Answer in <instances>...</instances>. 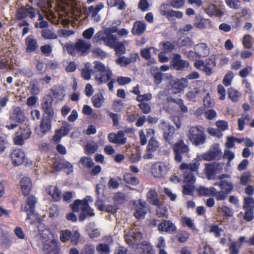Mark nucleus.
Masks as SVG:
<instances>
[{
    "label": "nucleus",
    "instance_id": "51",
    "mask_svg": "<svg viewBox=\"0 0 254 254\" xmlns=\"http://www.w3.org/2000/svg\"><path fill=\"white\" fill-rule=\"evenodd\" d=\"M243 208L245 209H254V199L251 197H246L244 198Z\"/></svg>",
    "mask_w": 254,
    "mask_h": 254
},
{
    "label": "nucleus",
    "instance_id": "33",
    "mask_svg": "<svg viewBox=\"0 0 254 254\" xmlns=\"http://www.w3.org/2000/svg\"><path fill=\"white\" fill-rule=\"evenodd\" d=\"M151 73L154 77V82L156 84H159L162 81L163 73L160 71L159 69L156 66H152L151 68Z\"/></svg>",
    "mask_w": 254,
    "mask_h": 254
},
{
    "label": "nucleus",
    "instance_id": "4",
    "mask_svg": "<svg viewBox=\"0 0 254 254\" xmlns=\"http://www.w3.org/2000/svg\"><path fill=\"white\" fill-rule=\"evenodd\" d=\"M187 135L192 144L195 146L203 145L206 139L204 128L200 126L190 127Z\"/></svg>",
    "mask_w": 254,
    "mask_h": 254
},
{
    "label": "nucleus",
    "instance_id": "38",
    "mask_svg": "<svg viewBox=\"0 0 254 254\" xmlns=\"http://www.w3.org/2000/svg\"><path fill=\"white\" fill-rule=\"evenodd\" d=\"M221 153V151L218 149L210 150L203 155L202 158L204 160L210 161L219 156Z\"/></svg>",
    "mask_w": 254,
    "mask_h": 254
},
{
    "label": "nucleus",
    "instance_id": "60",
    "mask_svg": "<svg viewBox=\"0 0 254 254\" xmlns=\"http://www.w3.org/2000/svg\"><path fill=\"white\" fill-rule=\"evenodd\" d=\"M72 232L68 230H62L60 232V239L63 242L70 240Z\"/></svg>",
    "mask_w": 254,
    "mask_h": 254
},
{
    "label": "nucleus",
    "instance_id": "61",
    "mask_svg": "<svg viewBox=\"0 0 254 254\" xmlns=\"http://www.w3.org/2000/svg\"><path fill=\"white\" fill-rule=\"evenodd\" d=\"M80 163L88 168L92 167L94 164L92 159L87 157H82L80 160Z\"/></svg>",
    "mask_w": 254,
    "mask_h": 254
},
{
    "label": "nucleus",
    "instance_id": "56",
    "mask_svg": "<svg viewBox=\"0 0 254 254\" xmlns=\"http://www.w3.org/2000/svg\"><path fill=\"white\" fill-rule=\"evenodd\" d=\"M74 34L73 30H67L63 29H59L57 31L58 37L67 38Z\"/></svg>",
    "mask_w": 254,
    "mask_h": 254
},
{
    "label": "nucleus",
    "instance_id": "28",
    "mask_svg": "<svg viewBox=\"0 0 254 254\" xmlns=\"http://www.w3.org/2000/svg\"><path fill=\"white\" fill-rule=\"evenodd\" d=\"M26 51L31 53L35 51L38 47L37 41L33 36H28L26 39Z\"/></svg>",
    "mask_w": 254,
    "mask_h": 254
},
{
    "label": "nucleus",
    "instance_id": "41",
    "mask_svg": "<svg viewBox=\"0 0 254 254\" xmlns=\"http://www.w3.org/2000/svg\"><path fill=\"white\" fill-rule=\"evenodd\" d=\"M98 148V145L96 142H88L84 147L85 153L88 155L94 154Z\"/></svg>",
    "mask_w": 254,
    "mask_h": 254
},
{
    "label": "nucleus",
    "instance_id": "17",
    "mask_svg": "<svg viewBox=\"0 0 254 254\" xmlns=\"http://www.w3.org/2000/svg\"><path fill=\"white\" fill-rule=\"evenodd\" d=\"M108 139L110 142L120 145L125 144L127 140L125 137V133L122 130L118 131L117 133L114 132L109 133Z\"/></svg>",
    "mask_w": 254,
    "mask_h": 254
},
{
    "label": "nucleus",
    "instance_id": "44",
    "mask_svg": "<svg viewBox=\"0 0 254 254\" xmlns=\"http://www.w3.org/2000/svg\"><path fill=\"white\" fill-rule=\"evenodd\" d=\"M177 43L179 47L188 46L190 47L193 45L192 40L188 36L179 38Z\"/></svg>",
    "mask_w": 254,
    "mask_h": 254
},
{
    "label": "nucleus",
    "instance_id": "39",
    "mask_svg": "<svg viewBox=\"0 0 254 254\" xmlns=\"http://www.w3.org/2000/svg\"><path fill=\"white\" fill-rule=\"evenodd\" d=\"M227 92L229 98H230L233 102H238L239 98L242 95L239 91L232 87L228 89Z\"/></svg>",
    "mask_w": 254,
    "mask_h": 254
},
{
    "label": "nucleus",
    "instance_id": "15",
    "mask_svg": "<svg viewBox=\"0 0 254 254\" xmlns=\"http://www.w3.org/2000/svg\"><path fill=\"white\" fill-rule=\"evenodd\" d=\"M53 101L52 96L46 95L43 98L41 104L42 110L49 117H52L54 115V111L52 108Z\"/></svg>",
    "mask_w": 254,
    "mask_h": 254
},
{
    "label": "nucleus",
    "instance_id": "35",
    "mask_svg": "<svg viewBox=\"0 0 254 254\" xmlns=\"http://www.w3.org/2000/svg\"><path fill=\"white\" fill-rule=\"evenodd\" d=\"M93 106L97 108H100L104 102V98L101 93L95 94L91 98Z\"/></svg>",
    "mask_w": 254,
    "mask_h": 254
},
{
    "label": "nucleus",
    "instance_id": "63",
    "mask_svg": "<svg viewBox=\"0 0 254 254\" xmlns=\"http://www.w3.org/2000/svg\"><path fill=\"white\" fill-rule=\"evenodd\" d=\"M65 160L63 159H56L53 164L54 169L57 171H60L64 167Z\"/></svg>",
    "mask_w": 254,
    "mask_h": 254
},
{
    "label": "nucleus",
    "instance_id": "21",
    "mask_svg": "<svg viewBox=\"0 0 254 254\" xmlns=\"http://www.w3.org/2000/svg\"><path fill=\"white\" fill-rule=\"evenodd\" d=\"M194 50L197 56L205 57L209 54V48L204 43H200L195 45Z\"/></svg>",
    "mask_w": 254,
    "mask_h": 254
},
{
    "label": "nucleus",
    "instance_id": "62",
    "mask_svg": "<svg viewBox=\"0 0 254 254\" xmlns=\"http://www.w3.org/2000/svg\"><path fill=\"white\" fill-rule=\"evenodd\" d=\"M116 63L121 66H127L130 64L128 57L122 56L116 60Z\"/></svg>",
    "mask_w": 254,
    "mask_h": 254
},
{
    "label": "nucleus",
    "instance_id": "22",
    "mask_svg": "<svg viewBox=\"0 0 254 254\" xmlns=\"http://www.w3.org/2000/svg\"><path fill=\"white\" fill-rule=\"evenodd\" d=\"M10 119L17 123H21L24 121L25 116L19 107H16L11 112Z\"/></svg>",
    "mask_w": 254,
    "mask_h": 254
},
{
    "label": "nucleus",
    "instance_id": "59",
    "mask_svg": "<svg viewBox=\"0 0 254 254\" xmlns=\"http://www.w3.org/2000/svg\"><path fill=\"white\" fill-rule=\"evenodd\" d=\"M251 174L250 172H248L244 173L240 178V184L242 185H247L251 181Z\"/></svg>",
    "mask_w": 254,
    "mask_h": 254
},
{
    "label": "nucleus",
    "instance_id": "42",
    "mask_svg": "<svg viewBox=\"0 0 254 254\" xmlns=\"http://www.w3.org/2000/svg\"><path fill=\"white\" fill-rule=\"evenodd\" d=\"M215 185H218L220 188L224 190L227 193H230L233 188V186L230 182L221 181L218 183H215Z\"/></svg>",
    "mask_w": 254,
    "mask_h": 254
},
{
    "label": "nucleus",
    "instance_id": "18",
    "mask_svg": "<svg viewBox=\"0 0 254 254\" xmlns=\"http://www.w3.org/2000/svg\"><path fill=\"white\" fill-rule=\"evenodd\" d=\"M158 142L153 137H151L147 146L146 153L143 155V158L145 159L152 158L153 153L158 149Z\"/></svg>",
    "mask_w": 254,
    "mask_h": 254
},
{
    "label": "nucleus",
    "instance_id": "47",
    "mask_svg": "<svg viewBox=\"0 0 254 254\" xmlns=\"http://www.w3.org/2000/svg\"><path fill=\"white\" fill-rule=\"evenodd\" d=\"M195 178L193 174L190 172L185 171L184 174V182L185 183L194 184Z\"/></svg>",
    "mask_w": 254,
    "mask_h": 254
},
{
    "label": "nucleus",
    "instance_id": "6",
    "mask_svg": "<svg viewBox=\"0 0 254 254\" xmlns=\"http://www.w3.org/2000/svg\"><path fill=\"white\" fill-rule=\"evenodd\" d=\"M38 9L34 8L29 4H26L25 6H21L17 8L15 13V18L17 20H20L29 17L33 19L35 18Z\"/></svg>",
    "mask_w": 254,
    "mask_h": 254
},
{
    "label": "nucleus",
    "instance_id": "50",
    "mask_svg": "<svg viewBox=\"0 0 254 254\" xmlns=\"http://www.w3.org/2000/svg\"><path fill=\"white\" fill-rule=\"evenodd\" d=\"M96 250L100 254H109L110 252V249L108 244L101 243L96 247Z\"/></svg>",
    "mask_w": 254,
    "mask_h": 254
},
{
    "label": "nucleus",
    "instance_id": "9",
    "mask_svg": "<svg viewBox=\"0 0 254 254\" xmlns=\"http://www.w3.org/2000/svg\"><path fill=\"white\" fill-rule=\"evenodd\" d=\"M223 169L222 164L214 162L205 164V173L208 180L217 179V175L220 173Z\"/></svg>",
    "mask_w": 254,
    "mask_h": 254
},
{
    "label": "nucleus",
    "instance_id": "14",
    "mask_svg": "<svg viewBox=\"0 0 254 254\" xmlns=\"http://www.w3.org/2000/svg\"><path fill=\"white\" fill-rule=\"evenodd\" d=\"M171 64L173 68L177 70H183L190 65L189 62L183 60L181 55L178 54H174Z\"/></svg>",
    "mask_w": 254,
    "mask_h": 254
},
{
    "label": "nucleus",
    "instance_id": "12",
    "mask_svg": "<svg viewBox=\"0 0 254 254\" xmlns=\"http://www.w3.org/2000/svg\"><path fill=\"white\" fill-rule=\"evenodd\" d=\"M36 202L37 198L33 195H31L27 198L26 201V204L21 205L22 211L27 213V220L31 219V216L34 212Z\"/></svg>",
    "mask_w": 254,
    "mask_h": 254
},
{
    "label": "nucleus",
    "instance_id": "23",
    "mask_svg": "<svg viewBox=\"0 0 254 254\" xmlns=\"http://www.w3.org/2000/svg\"><path fill=\"white\" fill-rule=\"evenodd\" d=\"M70 130L71 127L68 124L62 126L60 129L56 131L53 137V139L56 142L60 141L62 137L67 135Z\"/></svg>",
    "mask_w": 254,
    "mask_h": 254
},
{
    "label": "nucleus",
    "instance_id": "11",
    "mask_svg": "<svg viewBox=\"0 0 254 254\" xmlns=\"http://www.w3.org/2000/svg\"><path fill=\"white\" fill-rule=\"evenodd\" d=\"M159 127L163 130L164 139L170 143L175 133L174 127L169 123L161 121L159 125Z\"/></svg>",
    "mask_w": 254,
    "mask_h": 254
},
{
    "label": "nucleus",
    "instance_id": "45",
    "mask_svg": "<svg viewBox=\"0 0 254 254\" xmlns=\"http://www.w3.org/2000/svg\"><path fill=\"white\" fill-rule=\"evenodd\" d=\"M104 4L102 2L98 3L96 6H90L88 8V12L91 16L96 15L104 8Z\"/></svg>",
    "mask_w": 254,
    "mask_h": 254
},
{
    "label": "nucleus",
    "instance_id": "57",
    "mask_svg": "<svg viewBox=\"0 0 254 254\" xmlns=\"http://www.w3.org/2000/svg\"><path fill=\"white\" fill-rule=\"evenodd\" d=\"M113 48L115 49L117 55L124 54L126 53V48L121 42L117 41Z\"/></svg>",
    "mask_w": 254,
    "mask_h": 254
},
{
    "label": "nucleus",
    "instance_id": "19",
    "mask_svg": "<svg viewBox=\"0 0 254 254\" xmlns=\"http://www.w3.org/2000/svg\"><path fill=\"white\" fill-rule=\"evenodd\" d=\"M24 158L25 154L24 152L20 149H14L11 153L12 162L15 166H19L22 164Z\"/></svg>",
    "mask_w": 254,
    "mask_h": 254
},
{
    "label": "nucleus",
    "instance_id": "43",
    "mask_svg": "<svg viewBox=\"0 0 254 254\" xmlns=\"http://www.w3.org/2000/svg\"><path fill=\"white\" fill-rule=\"evenodd\" d=\"M117 42L116 36L110 33H108L106 37V40L104 43L107 46L113 48Z\"/></svg>",
    "mask_w": 254,
    "mask_h": 254
},
{
    "label": "nucleus",
    "instance_id": "3",
    "mask_svg": "<svg viewBox=\"0 0 254 254\" xmlns=\"http://www.w3.org/2000/svg\"><path fill=\"white\" fill-rule=\"evenodd\" d=\"M93 68L96 72L101 74L100 76L96 75L95 78L99 84L106 83L113 77V74L112 70L108 65H105L103 63L99 61L93 62Z\"/></svg>",
    "mask_w": 254,
    "mask_h": 254
},
{
    "label": "nucleus",
    "instance_id": "31",
    "mask_svg": "<svg viewBox=\"0 0 254 254\" xmlns=\"http://www.w3.org/2000/svg\"><path fill=\"white\" fill-rule=\"evenodd\" d=\"M38 7L42 9H49L52 6L54 0H31Z\"/></svg>",
    "mask_w": 254,
    "mask_h": 254
},
{
    "label": "nucleus",
    "instance_id": "2",
    "mask_svg": "<svg viewBox=\"0 0 254 254\" xmlns=\"http://www.w3.org/2000/svg\"><path fill=\"white\" fill-rule=\"evenodd\" d=\"M39 236L43 244V250L46 254H59L60 247L58 242L53 238H49L50 232L45 229L39 231Z\"/></svg>",
    "mask_w": 254,
    "mask_h": 254
},
{
    "label": "nucleus",
    "instance_id": "37",
    "mask_svg": "<svg viewBox=\"0 0 254 254\" xmlns=\"http://www.w3.org/2000/svg\"><path fill=\"white\" fill-rule=\"evenodd\" d=\"M123 180L126 183L134 186L137 185L139 183L138 179L136 177L128 173L124 174Z\"/></svg>",
    "mask_w": 254,
    "mask_h": 254
},
{
    "label": "nucleus",
    "instance_id": "30",
    "mask_svg": "<svg viewBox=\"0 0 254 254\" xmlns=\"http://www.w3.org/2000/svg\"><path fill=\"white\" fill-rule=\"evenodd\" d=\"M51 128V121L50 117H43L41 120L40 128L43 134L48 132Z\"/></svg>",
    "mask_w": 254,
    "mask_h": 254
},
{
    "label": "nucleus",
    "instance_id": "26",
    "mask_svg": "<svg viewBox=\"0 0 254 254\" xmlns=\"http://www.w3.org/2000/svg\"><path fill=\"white\" fill-rule=\"evenodd\" d=\"M205 12L210 16H215L218 17H221L223 15L222 11L220 10L217 7L213 4H210L205 9Z\"/></svg>",
    "mask_w": 254,
    "mask_h": 254
},
{
    "label": "nucleus",
    "instance_id": "53",
    "mask_svg": "<svg viewBox=\"0 0 254 254\" xmlns=\"http://www.w3.org/2000/svg\"><path fill=\"white\" fill-rule=\"evenodd\" d=\"M241 245L237 242H233L229 246V254H239Z\"/></svg>",
    "mask_w": 254,
    "mask_h": 254
},
{
    "label": "nucleus",
    "instance_id": "46",
    "mask_svg": "<svg viewBox=\"0 0 254 254\" xmlns=\"http://www.w3.org/2000/svg\"><path fill=\"white\" fill-rule=\"evenodd\" d=\"M199 254H215L214 249L210 246L202 244L198 250Z\"/></svg>",
    "mask_w": 254,
    "mask_h": 254
},
{
    "label": "nucleus",
    "instance_id": "34",
    "mask_svg": "<svg viewBox=\"0 0 254 254\" xmlns=\"http://www.w3.org/2000/svg\"><path fill=\"white\" fill-rule=\"evenodd\" d=\"M42 37L45 40H55L58 38V35L53 29L46 28L41 31Z\"/></svg>",
    "mask_w": 254,
    "mask_h": 254
},
{
    "label": "nucleus",
    "instance_id": "5",
    "mask_svg": "<svg viewBox=\"0 0 254 254\" xmlns=\"http://www.w3.org/2000/svg\"><path fill=\"white\" fill-rule=\"evenodd\" d=\"M70 207L74 212H78L81 209V213L79 219L80 221L84 220L86 216L94 215V210L89 207L87 200H76L73 204H70Z\"/></svg>",
    "mask_w": 254,
    "mask_h": 254
},
{
    "label": "nucleus",
    "instance_id": "40",
    "mask_svg": "<svg viewBox=\"0 0 254 254\" xmlns=\"http://www.w3.org/2000/svg\"><path fill=\"white\" fill-rule=\"evenodd\" d=\"M107 4L110 7H117L119 10H123L126 8V4L122 0H108Z\"/></svg>",
    "mask_w": 254,
    "mask_h": 254
},
{
    "label": "nucleus",
    "instance_id": "49",
    "mask_svg": "<svg viewBox=\"0 0 254 254\" xmlns=\"http://www.w3.org/2000/svg\"><path fill=\"white\" fill-rule=\"evenodd\" d=\"M23 139H27L30 136L31 131L30 129L28 127L23 128L20 127V129L16 132Z\"/></svg>",
    "mask_w": 254,
    "mask_h": 254
},
{
    "label": "nucleus",
    "instance_id": "36",
    "mask_svg": "<svg viewBox=\"0 0 254 254\" xmlns=\"http://www.w3.org/2000/svg\"><path fill=\"white\" fill-rule=\"evenodd\" d=\"M108 33V32L103 30L98 31L94 35L93 39V42L100 44H101L102 42L104 43Z\"/></svg>",
    "mask_w": 254,
    "mask_h": 254
},
{
    "label": "nucleus",
    "instance_id": "27",
    "mask_svg": "<svg viewBox=\"0 0 254 254\" xmlns=\"http://www.w3.org/2000/svg\"><path fill=\"white\" fill-rule=\"evenodd\" d=\"M146 29V24L142 21H136L134 23L132 29V33L133 35H140L142 34Z\"/></svg>",
    "mask_w": 254,
    "mask_h": 254
},
{
    "label": "nucleus",
    "instance_id": "32",
    "mask_svg": "<svg viewBox=\"0 0 254 254\" xmlns=\"http://www.w3.org/2000/svg\"><path fill=\"white\" fill-rule=\"evenodd\" d=\"M47 191L54 201H58L61 199V191L56 186H50Z\"/></svg>",
    "mask_w": 254,
    "mask_h": 254
},
{
    "label": "nucleus",
    "instance_id": "64",
    "mask_svg": "<svg viewBox=\"0 0 254 254\" xmlns=\"http://www.w3.org/2000/svg\"><path fill=\"white\" fill-rule=\"evenodd\" d=\"M158 206V208L157 209L156 214L158 217H166L168 212L167 208L166 207L162 205H160L159 204Z\"/></svg>",
    "mask_w": 254,
    "mask_h": 254
},
{
    "label": "nucleus",
    "instance_id": "55",
    "mask_svg": "<svg viewBox=\"0 0 254 254\" xmlns=\"http://www.w3.org/2000/svg\"><path fill=\"white\" fill-rule=\"evenodd\" d=\"M194 190V184L186 183L183 186V192L186 195H190Z\"/></svg>",
    "mask_w": 254,
    "mask_h": 254
},
{
    "label": "nucleus",
    "instance_id": "13",
    "mask_svg": "<svg viewBox=\"0 0 254 254\" xmlns=\"http://www.w3.org/2000/svg\"><path fill=\"white\" fill-rule=\"evenodd\" d=\"M187 79L181 78L180 79H176L171 82V88L170 89L172 93L178 94L183 91L184 89L188 86Z\"/></svg>",
    "mask_w": 254,
    "mask_h": 254
},
{
    "label": "nucleus",
    "instance_id": "16",
    "mask_svg": "<svg viewBox=\"0 0 254 254\" xmlns=\"http://www.w3.org/2000/svg\"><path fill=\"white\" fill-rule=\"evenodd\" d=\"M158 230L161 232L169 234L175 233L177 231L175 224L170 220H163L158 227Z\"/></svg>",
    "mask_w": 254,
    "mask_h": 254
},
{
    "label": "nucleus",
    "instance_id": "1",
    "mask_svg": "<svg viewBox=\"0 0 254 254\" xmlns=\"http://www.w3.org/2000/svg\"><path fill=\"white\" fill-rule=\"evenodd\" d=\"M91 47V43L84 39H77L75 43H67L64 47L67 53L72 56L86 55Z\"/></svg>",
    "mask_w": 254,
    "mask_h": 254
},
{
    "label": "nucleus",
    "instance_id": "7",
    "mask_svg": "<svg viewBox=\"0 0 254 254\" xmlns=\"http://www.w3.org/2000/svg\"><path fill=\"white\" fill-rule=\"evenodd\" d=\"M174 159L178 163L182 161L183 156L187 155L190 151L189 148L183 140H180L173 146Z\"/></svg>",
    "mask_w": 254,
    "mask_h": 254
},
{
    "label": "nucleus",
    "instance_id": "10",
    "mask_svg": "<svg viewBox=\"0 0 254 254\" xmlns=\"http://www.w3.org/2000/svg\"><path fill=\"white\" fill-rule=\"evenodd\" d=\"M169 170V165L164 162H158L154 163L151 168L152 175L155 178L164 177Z\"/></svg>",
    "mask_w": 254,
    "mask_h": 254
},
{
    "label": "nucleus",
    "instance_id": "54",
    "mask_svg": "<svg viewBox=\"0 0 254 254\" xmlns=\"http://www.w3.org/2000/svg\"><path fill=\"white\" fill-rule=\"evenodd\" d=\"M234 78V74L232 71H228L224 76L223 79V83L225 86H230Z\"/></svg>",
    "mask_w": 254,
    "mask_h": 254
},
{
    "label": "nucleus",
    "instance_id": "20",
    "mask_svg": "<svg viewBox=\"0 0 254 254\" xmlns=\"http://www.w3.org/2000/svg\"><path fill=\"white\" fill-rule=\"evenodd\" d=\"M200 163L199 159L197 158L193 159L190 164L183 163L180 167L182 170L190 171L191 172H197Z\"/></svg>",
    "mask_w": 254,
    "mask_h": 254
},
{
    "label": "nucleus",
    "instance_id": "48",
    "mask_svg": "<svg viewBox=\"0 0 254 254\" xmlns=\"http://www.w3.org/2000/svg\"><path fill=\"white\" fill-rule=\"evenodd\" d=\"M159 47L163 49L165 53H169L174 49L175 45L170 42L167 41L165 42L160 43Z\"/></svg>",
    "mask_w": 254,
    "mask_h": 254
},
{
    "label": "nucleus",
    "instance_id": "25",
    "mask_svg": "<svg viewBox=\"0 0 254 254\" xmlns=\"http://www.w3.org/2000/svg\"><path fill=\"white\" fill-rule=\"evenodd\" d=\"M147 201L151 204L158 206L159 200L158 195L155 189H150L146 194Z\"/></svg>",
    "mask_w": 254,
    "mask_h": 254
},
{
    "label": "nucleus",
    "instance_id": "8",
    "mask_svg": "<svg viewBox=\"0 0 254 254\" xmlns=\"http://www.w3.org/2000/svg\"><path fill=\"white\" fill-rule=\"evenodd\" d=\"M133 206L135 217L138 219H143L149 210V206L146 201L139 199L133 202Z\"/></svg>",
    "mask_w": 254,
    "mask_h": 254
},
{
    "label": "nucleus",
    "instance_id": "29",
    "mask_svg": "<svg viewBox=\"0 0 254 254\" xmlns=\"http://www.w3.org/2000/svg\"><path fill=\"white\" fill-rule=\"evenodd\" d=\"M137 248L139 254H153V251L151 245L146 242H143L137 245Z\"/></svg>",
    "mask_w": 254,
    "mask_h": 254
},
{
    "label": "nucleus",
    "instance_id": "58",
    "mask_svg": "<svg viewBox=\"0 0 254 254\" xmlns=\"http://www.w3.org/2000/svg\"><path fill=\"white\" fill-rule=\"evenodd\" d=\"M182 223L183 226H186L192 229H195V228L194 223L192 219L190 217L186 216L183 217L182 218Z\"/></svg>",
    "mask_w": 254,
    "mask_h": 254
},
{
    "label": "nucleus",
    "instance_id": "52",
    "mask_svg": "<svg viewBox=\"0 0 254 254\" xmlns=\"http://www.w3.org/2000/svg\"><path fill=\"white\" fill-rule=\"evenodd\" d=\"M94 57L104 59L107 57V53L100 48H95L92 50Z\"/></svg>",
    "mask_w": 254,
    "mask_h": 254
},
{
    "label": "nucleus",
    "instance_id": "24",
    "mask_svg": "<svg viewBox=\"0 0 254 254\" xmlns=\"http://www.w3.org/2000/svg\"><path fill=\"white\" fill-rule=\"evenodd\" d=\"M20 183L21 188L23 194L24 195L29 194L32 188V184L30 179L28 177H24L21 180Z\"/></svg>",
    "mask_w": 254,
    "mask_h": 254
}]
</instances>
